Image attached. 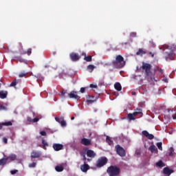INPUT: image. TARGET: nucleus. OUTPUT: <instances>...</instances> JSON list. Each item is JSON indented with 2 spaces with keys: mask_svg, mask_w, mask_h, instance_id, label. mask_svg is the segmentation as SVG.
Returning a JSON list of instances; mask_svg holds the SVG:
<instances>
[{
  "mask_svg": "<svg viewBox=\"0 0 176 176\" xmlns=\"http://www.w3.org/2000/svg\"><path fill=\"white\" fill-rule=\"evenodd\" d=\"M151 69H152V65L145 62H142V67H136L137 72H142L144 71V74L148 82H152L153 83L154 82H157V80H156V78H155V76L152 74V72L151 71Z\"/></svg>",
  "mask_w": 176,
  "mask_h": 176,
  "instance_id": "1",
  "label": "nucleus"
},
{
  "mask_svg": "<svg viewBox=\"0 0 176 176\" xmlns=\"http://www.w3.org/2000/svg\"><path fill=\"white\" fill-rule=\"evenodd\" d=\"M114 68H123L126 65V61H124V58L122 55H117L116 57V60L112 62Z\"/></svg>",
  "mask_w": 176,
  "mask_h": 176,
  "instance_id": "2",
  "label": "nucleus"
},
{
  "mask_svg": "<svg viewBox=\"0 0 176 176\" xmlns=\"http://www.w3.org/2000/svg\"><path fill=\"white\" fill-rule=\"evenodd\" d=\"M107 173L109 176H118L120 174V168L116 166H110L107 168Z\"/></svg>",
  "mask_w": 176,
  "mask_h": 176,
  "instance_id": "3",
  "label": "nucleus"
},
{
  "mask_svg": "<svg viewBox=\"0 0 176 176\" xmlns=\"http://www.w3.org/2000/svg\"><path fill=\"white\" fill-rule=\"evenodd\" d=\"M107 163H108V158L105 157H102L97 160L96 167H98L99 168L101 167H104V166H105Z\"/></svg>",
  "mask_w": 176,
  "mask_h": 176,
  "instance_id": "4",
  "label": "nucleus"
},
{
  "mask_svg": "<svg viewBox=\"0 0 176 176\" xmlns=\"http://www.w3.org/2000/svg\"><path fill=\"white\" fill-rule=\"evenodd\" d=\"M116 149L119 156H121V157H124V156H126V151L124 150V148H123V147L120 146V145H116Z\"/></svg>",
  "mask_w": 176,
  "mask_h": 176,
  "instance_id": "5",
  "label": "nucleus"
},
{
  "mask_svg": "<svg viewBox=\"0 0 176 176\" xmlns=\"http://www.w3.org/2000/svg\"><path fill=\"white\" fill-rule=\"evenodd\" d=\"M164 57L166 61H170L175 60V54H174V51H172V52H165L164 53Z\"/></svg>",
  "mask_w": 176,
  "mask_h": 176,
  "instance_id": "6",
  "label": "nucleus"
},
{
  "mask_svg": "<svg viewBox=\"0 0 176 176\" xmlns=\"http://www.w3.org/2000/svg\"><path fill=\"white\" fill-rule=\"evenodd\" d=\"M80 144L82 145H85V146H89L91 145V139H87L86 138H83L80 140Z\"/></svg>",
  "mask_w": 176,
  "mask_h": 176,
  "instance_id": "7",
  "label": "nucleus"
},
{
  "mask_svg": "<svg viewBox=\"0 0 176 176\" xmlns=\"http://www.w3.org/2000/svg\"><path fill=\"white\" fill-rule=\"evenodd\" d=\"M69 98H74V100H80V96H78V92L75 91H72L69 94H68Z\"/></svg>",
  "mask_w": 176,
  "mask_h": 176,
  "instance_id": "8",
  "label": "nucleus"
},
{
  "mask_svg": "<svg viewBox=\"0 0 176 176\" xmlns=\"http://www.w3.org/2000/svg\"><path fill=\"white\" fill-rule=\"evenodd\" d=\"M55 120L58 122V123H60L62 127H65V126H67V122H65V120H64V118L63 117H55Z\"/></svg>",
  "mask_w": 176,
  "mask_h": 176,
  "instance_id": "9",
  "label": "nucleus"
},
{
  "mask_svg": "<svg viewBox=\"0 0 176 176\" xmlns=\"http://www.w3.org/2000/svg\"><path fill=\"white\" fill-rule=\"evenodd\" d=\"M52 148L54 149V151L58 152V151L64 149V146L61 144L54 143L52 146Z\"/></svg>",
  "mask_w": 176,
  "mask_h": 176,
  "instance_id": "10",
  "label": "nucleus"
},
{
  "mask_svg": "<svg viewBox=\"0 0 176 176\" xmlns=\"http://www.w3.org/2000/svg\"><path fill=\"white\" fill-rule=\"evenodd\" d=\"M142 134L146 137V138H148V140H153V138H155V135H153V134L149 133V132L147 131H142Z\"/></svg>",
  "mask_w": 176,
  "mask_h": 176,
  "instance_id": "11",
  "label": "nucleus"
},
{
  "mask_svg": "<svg viewBox=\"0 0 176 176\" xmlns=\"http://www.w3.org/2000/svg\"><path fill=\"white\" fill-rule=\"evenodd\" d=\"M41 155H42V153H41L40 151H34L31 153L32 159H38L41 157Z\"/></svg>",
  "mask_w": 176,
  "mask_h": 176,
  "instance_id": "12",
  "label": "nucleus"
},
{
  "mask_svg": "<svg viewBox=\"0 0 176 176\" xmlns=\"http://www.w3.org/2000/svg\"><path fill=\"white\" fill-rule=\"evenodd\" d=\"M70 58L72 61H78L80 58V56L76 53L72 52L70 54Z\"/></svg>",
  "mask_w": 176,
  "mask_h": 176,
  "instance_id": "13",
  "label": "nucleus"
},
{
  "mask_svg": "<svg viewBox=\"0 0 176 176\" xmlns=\"http://www.w3.org/2000/svg\"><path fill=\"white\" fill-rule=\"evenodd\" d=\"M80 170L82 173H87V170H90V166L87 164H84L83 165H81Z\"/></svg>",
  "mask_w": 176,
  "mask_h": 176,
  "instance_id": "14",
  "label": "nucleus"
},
{
  "mask_svg": "<svg viewBox=\"0 0 176 176\" xmlns=\"http://www.w3.org/2000/svg\"><path fill=\"white\" fill-rule=\"evenodd\" d=\"M174 173V170L173 169H170L168 167H165L164 168V174L166 175H171Z\"/></svg>",
  "mask_w": 176,
  "mask_h": 176,
  "instance_id": "15",
  "label": "nucleus"
},
{
  "mask_svg": "<svg viewBox=\"0 0 176 176\" xmlns=\"http://www.w3.org/2000/svg\"><path fill=\"white\" fill-rule=\"evenodd\" d=\"M96 153H94V151L93 150H87V156L88 157H96Z\"/></svg>",
  "mask_w": 176,
  "mask_h": 176,
  "instance_id": "16",
  "label": "nucleus"
},
{
  "mask_svg": "<svg viewBox=\"0 0 176 176\" xmlns=\"http://www.w3.org/2000/svg\"><path fill=\"white\" fill-rule=\"evenodd\" d=\"M8 97V91H0V98L3 100Z\"/></svg>",
  "mask_w": 176,
  "mask_h": 176,
  "instance_id": "17",
  "label": "nucleus"
},
{
  "mask_svg": "<svg viewBox=\"0 0 176 176\" xmlns=\"http://www.w3.org/2000/svg\"><path fill=\"white\" fill-rule=\"evenodd\" d=\"M148 150L151 152V153H157V148H156V146L153 144L148 148Z\"/></svg>",
  "mask_w": 176,
  "mask_h": 176,
  "instance_id": "18",
  "label": "nucleus"
},
{
  "mask_svg": "<svg viewBox=\"0 0 176 176\" xmlns=\"http://www.w3.org/2000/svg\"><path fill=\"white\" fill-rule=\"evenodd\" d=\"M12 124L13 123H12V121L1 122L0 123V130H2L3 126H12Z\"/></svg>",
  "mask_w": 176,
  "mask_h": 176,
  "instance_id": "19",
  "label": "nucleus"
},
{
  "mask_svg": "<svg viewBox=\"0 0 176 176\" xmlns=\"http://www.w3.org/2000/svg\"><path fill=\"white\" fill-rule=\"evenodd\" d=\"M133 113H135V116H137V115H139V116H140V118H142V115H144L142 113V109H137L136 111L134 112Z\"/></svg>",
  "mask_w": 176,
  "mask_h": 176,
  "instance_id": "20",
  "label": "nucleus"
},
{
  "mask_svg": "<svg viewBox=\"0 0 176 176\" xmlns=\"http://www.w3.org/2000/svg\"><path fill=\"white\" fill-rule=\"evenodd\" d=\"M114 89H116L117 91H120L122 90V85L119 82H116L114 85Z\"/></svg>",
  "mask_w": 176,
  "mask_h": 176,
  "instance_id": "21",
  "label": "nucleus"
},
{
  "mask_svg": "<svg viewBox=\"0 0 176 176\" xmlns=\"http://www.w3.org/2000/svg\"><path fill=\"white\" fill-rule=\"evenodd\" d=\"M82 56H85L84 60L87 61V63H90L92 61V57L91 56H86V54H83Z\"/></svg>",
  "mask_w": 176,
  "mask_h": 176,
  "instance_id": "22",
  "label": "nucleus"
},
{
  "mask_svg": "<svg viewBox=\"0 0 176 176\" xmlns=\"http://www.w3.org/2000/svg\"><path fill=\"white\" fill-rule=\"evenodd\" d=\"M175 155V151H174V147H170L168 150V156L173 157Z\"/></svg>",
  "mask_w": 176,
  "mask_h": 176,
  "instance_id": "23",
  "label": "nucleus"
},
{
  "mask_svg": "<svg viewBox=\"0 0 176 176\" xmlns=\"http://www.w3.org/2000/svg\"><path fill=\"white\" fill-rule=\"evenodd\" d=\"M144 54H146V52L144 51L141 48H140L139 50L136 52V56H144Z\"/></svg>",
  "mask_w": 176,
  "mask_h": 176,
  "instance_id": "24",
  "label": "nucleus"
},
{
  "mask_svg": "<svg viewBox=\"0 0 176 176\" xmlns=\"http://www.w3.org/2000/svg\"><path fill=\"white\" fill-rule=\"evenodd\" d=\"M127 118H129V120H135V114L133 113H129L127 115Z\"/></svg>",
  "mask_w": 176,
  "mask_h": 176,
  "instance_id": "25",
  "label": "nucleus"
},
{
  "mask_svg": "<svg viewBox=\"0 0 176 176\" xmlns=\"http://www.w3.org/2000/svg\"><path fill=\"white\" fill-rule=\"evenodd\" d=\"M42 144H43V146H42V148L43 149H45V151H46V147L47 146H49V144H47V142H46V140H45V139H42Z\"/></svg>",
  "mask_w": 176,
  "mask_h": 176,
  "instance_id": "26",
  "label": "nucleus"
},
{
  "mask_svg": "<svg viewBox=\"0 0 176 176\" xmlns=\"http://www.w3.org/2000/svg\"><path fill=\"white\" fill-rule=\"evenodd\" d=\"M17 60L19 61V63H23V64H26V65L28 64V60L23 59L21 57H18Z\"/></svg>",
  "mask_w": 176,
  "mask_h": 176,
  "instance_id": "27",
  "label": "nucleus"
},
{
  "mask_svg": "<svg viewBox=\"0 0 176 176\" xmlns=\"http://www.w3.org/2000/svg\"><path fill=\"white\" fill-rule=\"evenodd\" d=\"M106 142L109 145H113V141L111 139L109 136H107L106 138Z\"/></svg>",
  "mask_w": 176,
  "mask_h": 176,
  "instance_id": "28",
  "label": "nucleus"
},
{
  "mask_svg": "<svg viewBox=\"0 0 176 176\" xmlns=\"http://www.w3.org/2000/svg\"><path fill=\"white\" fill-rule=\"evenodd\" d=\"M55 170L58 171V173H61V171L64 170V167H63V166H56Z\"/></svg>",
  "mask_w": 176,
  "mask_h": 176,
  "instance_id": "29",
  "label": "nucleus"
},
{
  "mask_svg": "<svg viewBox=\"0 0 176 176\" xmlns=\"http://www.w3.org/2000/svg\"><path fill=\"white\" fill-rule=\"evenodd\" d=\"M8 162V158H3L0 160V166H5Z\"/></svg>",
  "mask_w": 176,
  "mask_h": 176,
  "instance_id": "30",
  "label": "nucleus"
},
{
  "mask_svg": "<svg viewBox=\"0 0 176 176\" xmlns=\"http://www.w3.org/2000/svg\"><path fill=\"white\" fill-rule=\"evenodd\" d=\"M6 159H8V160H11V162H13L14 160H16V155L12 154L10 155L9 157H6Z\"/></svg>",
  "mask_w": 176,
  "mask_h": 176,
  "instance_id": "31",
  "label": "nucleus"
},
{
  "mask_svg": "<svg viewBox=\"0 0 176 176\" xmlns=\"http://www.w3.org/2000/svg\"><path fill=\"white\" fill-rule=\"evenodd\" d=\"M94 68H95V67L93 65H89L87 66V69L89 71V72H92L93 71H94Z\"/></svg>",
  "mask_w": 176,
  "mask_h": 176,
  "instance_id": "32",
  "label": "nucleus"
},
{
  "mask_svg": "<svg viewBox=\"0 0 176 176\" xmlns=\"http://www.w3.org/2000/svg\"><path fill=\"white\" fill-rule=\"evenodd\" d=\"M31 53H32V49L29 48L27 52H23L22 54H28V56H31Z\"/></svg>",
  "mask_w": 176,
  "mask_h": 176,
  "instance_id": "33",
  "label": "nucleus"
},
{
  "mask_svg": "<svg viewBox=\"0 0 176 176\" xmlns=\"http://www.w3.org/2000/svg\"><path fill=\"white\" fill-rule=\"evenodd\" d=\"M65 94H68V91L65 90V89H63L60 96L61 97H63V98H65Z\"/></svg>",
  "mask_w": 176,
  "mask_h": 176,
  "instance_id": "34",
  "label": "nucleus"
},
{
  "mask_svg": "<svg viewBox=\"0 0 176 176\" xmlns=\"http://www.w3.org/2000/svg\"><path fill=\"white\" fill-rule=\"evenodd\" d=\"M163 145V143L162 142L157 143V146L160 151H163V147L162 146Z\"/></svg>",
  "mask_w": 176,
  "mask_h": 176,
  "instance_id": "35",
  "label": "nucleus"
},
{
  "mask_svg": "<svg viewBox=\"0 0 176 176\" xmlns=\"http://www.w3.org/2000/svg\"><path fill=\"white\" fill-rule=\"evenodd\" d=\"M156 166H157V167H164V163H163V161H159L156 163Z\"/></svg>",
  "mask_w": 176,
  "mask_h": 176,
  "instance_id": "36",
  "label": "nucleus"
},
{
  "mask_svg": "<svg viewBox=\"0 0 176 176\" xmlns=\"http://www.w3.org/2000/svg\"><path fill=\"white\" fill-rule=\"evenodd\" d=\"M0 111H8V108L0 103Z\"/></svg>",
  "mask_w": 176,
  "mask_h": 176,
  "instance_id": "37",
  "label": "nucleus"
},
{
  "mask_svg": "<svg viewBox=\"0 0 176 176\" xmlns=\"http://www.w3.org/2000/svg\"><path fill=\"white\" fill-rule=\"evenodd\" d=\"M149 46L151 47H155V46H156V45L155 44V42H153V40H151L149 41Z\"/></svg>",
  "mask_w": 176,
  "mask_h": 176,
  "instance_id": "38",
  "label": "nucleus"
},
{
  "mask_svg": "<svg viewBox=\"0 0 176 176\" xmlns=\"http://www.w3.org/2000/svg\"><path fill=\"white\" fill-rule=\"evenodd\" d=\"M36 166V162H32V163L29 164V167L30 168H34Z\"/></svg>",
  "mask_w": 176,
  "mask_h": 176,
  "instance_id": "39",
  "label": "nucleus"
},
{
  "mask_svg": "<svg viewBox=\"0 0 176 176\" xmlns=\"http://www.w3.org/2000/svg\"><path fill=\"white\" fill-rule=\"evenodd\" d=\"M16 85H17V80H14V81H12L10 84V86L12 87H14V86H16Z\"/></svg>",
  "mask_w": 176,
  "mask_h": 176,
  "instance_id": "40",
  "label": "nucleus"
},
{
  "mask_svg": "<svg viewBox=\"0 0 176 176\" xmlns=\"http://www.w3.org/2000/svg\"><path fill=\"white\" fill-rule=\"evenodd\" d=\"M38 122H39V118L38 117L34 118L32 120V123H36Z\"/></svg>",
  "mask_w": 176,
  "mask_h": 176,
  "instance_id": "41",
  "label": "nucleus"
},
{
  "mask_svg": "<svg viewBox=\"0 0 176 176\" xmlns=\"http://www.w3.org/2000/svg\"><path fill=\"white\" fill-rule=\"evenodd\" d=\"M27 75V73H21L19 74V78H24Z\"/></svg>",
  "mask_w": 176,
  "mask_h": 176,
  "instance_id": "42",
  "label": "nucleus"
},
{
  "mask_svg": "<svg viewBox=\"0 0 176 176\" xmlns=\"http://www.w3.org/2000/svg\"><path fill=\"white\" fill-rule=\"evenodd\" d=\"M130 36H131L132 38H135V36H137V33L131 32Z\"/></svg>",
  "mask_w": 176,
  "mask_h": 176,
  "instance_id": "43",
  "label": "nucleus"
},
{
  "mask_svg": "<svg viewBox=\"0 0 176 176\" xmlns=\"http://www.w3.org/2000/svg\"><path fill=\"white\" fill-rule=\"evenodd\" d=\"M85 91H86V87H81L80 89V92L83 94V93H85Z\"/></svg>",
  "mask_w": 176,
  "mask_h": 176,
  "instance_id": "44",
  "label": "nucleus"
},
{
  "mask_svg": "<svg viewBox=\"0 0 176 176\" xmlns=\"http://www.w3.org/2000/svg\"><path fill=\"white\" fill-rule=\"evenodd\" d=\"M155 72L156 71H158V72H160V74H163V69H160V68H159V67H157L155 70Z\"/></svg>",
  "mask_w": 176,
  "mask_h": 176,
  "instance_id": "45",
  "label": "nucleus"
},
{
  "mask_svg": "<svg viewBox=\"0 0 176 176\" xmlns=\"http://www.w3.org/2000/svg\"><path fill=\"white\" fill-rule=\"evenodd\" d=\"M80 156H82V157H86V153H85V152H83V151L80 152Z\"/></svg>",
  "mask_w": 176,
  "mask_h": 176,
  "instance_id": "46",
  "label": "nucleus"
},
{
  "mask_svg": "<svg viewBox=\"0 0 176 176\" xmlns=\"http://www.w3.org/2000/svg\"><path fill=\"white\" fill-rule=\"evenodd\" d=\"M27 120H28V122H29V123H32L33 119L31 118V117H28Z\"/></svg>",
  "mask_w": 176,
  "mask_h": 176,
  "instance_id": "47",
  "label": "nucleus"
},
{
  "mask_svg": "<svg viewBox=\"0 0 176 176\" xmlns=\"http://www.w3.org/2000/svg\"><path fill=\"white\" fill-rule=\"evenodd\" d=\"M171 49H172V52H175V50H176V45H173L171 46Z\"/></svg>",
  "mask_w": 176,
  "mask_h": 176,
  "instance_id": "48",
  "label": "nucleus"
},
{
  "mask_svg": "<svg viewBox=\"0 0 176 176\" xmlns=\"http://www.w3.org/2000/svg\"><path fill=\"white\" fill-rule=\"evenodd\" d=\"M40 134H41V135L45 136V135H46V131H42L40 132Z\"/></svg>",
  "mask_w": 176,
  "mask_h": 176,
  "instance_id": "49",
  "label": "nucleus"
},
{
  "mask_svg": "<svg viewBox=\"0 0 176 176\" xmlns=\"http://www.w3.org/2000/svg\"><path fill=\"white\" fill-rule=\"evenodd\" d=\"M95 100H87V102H88V104H93V102H94Z\"/></svg>",
  "mask_w": 176,
  "mask_h": 176,
  "instance_id": "50",
  "label": "nucleus"
},
{
  "mask_svg": "<svg viewBox=\"0 0 176 176\" xmlns=\"http://www.w3.org/2000/svg\"><path fill=\"white\" fill-rule=\"evenodd\" d=\"M3 142H4V144H8V138H3Z\"/></svg>",
  "mask_w": 176,
  "mask_h": 176,
  "instance_id": "51",
  "label": "nucleus"
},
{
  "mask_svg": "<svg viewBox=\"0 0 176 176\" xmlns=\"http://www.w3.org/2000/svg\"><path fill=\"white\" fill-rule=\"evenodd\" d=\"M10 173L12 175H14V174H16V173H17V170H11Z\"/></svg>",
  "mask_w": 176,
  "mask_h": 176,
  "instance_id": "52",
  "label": "nucleus"
},
{
  "mask_svg": "<svg viewBox=\"0 0 176 176\" xmlns=\"http://www.w3.org/2000/svg\"><path fill=\"white\" fill-rule=\"evenodd\" d=\"M82 160L84 163L86 164V160H87V158H86V157H82Z\"/></svg>",
  "mask_w": 176,
  "mask_h": 176,
  "instance_id": "53",
  "label": "nucleus"
},
{
  "mask_svg": "<svg viewBox=\"0 0 176 176\" xmlns=\"http://www.w3.org/2000/svg\"><path fill=\"white\" fill-rule=\"evenodd\" d=\"M90 87H94L95 89H97V85H94L93 84H91Z\"/></svg>",
  "mask_w": 176,
  "mask_h": 176,
  "instance_id": "54",
  "label": "nucleus"
},
{
  "mask_svg": "<svg viewBox=\"0 0 176 176\" xmlns=\"http://www.w3.org/2000/svg\"><path fill=\"white\" fill-rule=\"evenodd\" d=\"M121 45H122V46H124V45H129V43L128 42L122 43Z\"/></svg>",
  "mask_w": 176,
  "mask_h": 176,
  "instance_id": "55",
  "label": "nucleus"
},
{
  "mask_svg": "<svg viewBox=\"0 0 176 176\" xmlns=\"http://www.w3.org/2000/svg\"><path fill=\"white\" fill-rule=\"evenodd\" d=\"M149 54H151V57H155V54H153L152 52H149Z\"/></svg>",
  "mask_w": 176,
  "mask_h": 176,
  "instance_id": "56",
  "label": "nucleus"
},
{
  "mask_svg": "<svg viewBox=\"0 0 176 176\" xmlns=\"http://www.w3.org/2000/svg\"><path fill=\"white\" fill-rule=\"evenodd\" d=\"M173 119L176 120V114L175 116H172Z\"/></svg>",
  "mask_w": 176,
  "mask_h": 176,
  "instance_id": "57",
  "label": "nucleus"
},
{
  "mask_svg": "<svg viewBox=\"0 0 176 176\" xmlns=\"http://www.w3.org/2000/svg\"><path fill=\"white\" fill-rule=\"evenodd\" d=\"M87 162H91V159H90V158H87Z\"/></svg>",
  "mask_w": 176,
  "mask_h": 176,
  "instance_id": "58",
  "label": "nucleus"
},
{
  "mask_svg": "<svg viewBox=\"0 0 176 176\" xmlns=\"http://www.w3.org/2000/svg\"><path fill=\"white\" fill-rule=\"evenodd\" d=\"M75 119V117L74 116H72V118H71V120H74Z\"/></svg>",
  "mask_w": 176,
  "mask_h": 176,
  "instance_id": "59",
  "label": "nucleus"
},
{
  "mask_svg": "<svg viewBox=\"0 0 176 176\" xmlns=\"http://www.w3.org/2000/svg\"><path fill=\"white\" fill-rule=\"evenodd\" d=\"M44 67H45V68H49V67H50V65H45Z\"/></svg>",
  "mask_w": 176,
  "mask_h": 176,
  "instance_id": "60",
  "label": "nucleus"
},
{
  "mask_svg": "<svg viewBox=\"0 0 176 176\" xmlns=\"http://www.w3.org/2000/svg\"><path fill=\"white\" fill-rule=\"evenodd\" d=\"M140 105L141 108H142V107H143L144 104L140 103Z\"/></svg>",
  "mask_w": 176,
  "mask_h": 176,
  "instance_id": "61",
  "label": "nucleus"
},
{
  "mask_svg": "<svg viewBox=\"0 0 176 176\" xmlns=\"http://www.w3.org/2000/svg\"><path fill=\"white\" fill-rule=\"evenodd\" d=\"M132 96H135V92H132Z\"/></svg>",
  "mask_w": 176,
  "mask_h": 176,
  "instance_id": "62",
  "label": "nucleus"
},
{
  "mask_svg": "<svg viewBox=\"0 0 176 176\" xmlns=\"http://www.w3.org/2000/svg\"><path fill=\"white\" fill-rule=\"evenodd\" d=\"M33 115H35V113H33Z\"/></svg>",
  "mask_w": 176,
  "mask_h": 176,
  "instance_id": "63",
  "label": "nucleus"
},
{
  "mask_svg": "<svg viewBox=\"0 0 176 176\" xmlns=\"http://www.w3.org/2000/svg\"><path fill=\"white\" fill-rule=\"evenodd\" d=\"M39 146H42V145H40Z\"/></svg>",
  "mask_w": 176,
  "mask_h": 176,
  "instance_id": "64",
  "label": "nucleus"
}]
</instances>
